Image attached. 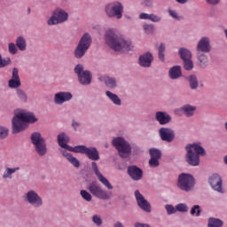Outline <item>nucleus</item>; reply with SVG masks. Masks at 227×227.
Here are the masks:
<instances>
[{
  "label": "nucleus",
  "instance_id": "f03ea898",
  "mask_svg": "<svg viewBox=\"0 0 227 227\" xmlns=\"http://www.w3.org/2000/svg\"><path fill=\"white\" fill-rule=\"evenodd\" d=\"M105 42L110 49L115 52H129L134 49V44L130 39H127L120 35L114 28H109L105 33Z\"/></svg>",
  "mask_w": 227,
  "mask_h": 227
},
{
  "label": "nucleus",
  "instance_id": "09e8293b",
  "mask_svg": "<svg viewBox=\"0 0 227 227\" xmlns=\"http://www.w3.org/2000/svg\"><path fill=\"white\" fill-rule=\"evenodd\" d=\"M8 128L0 127V139H6L8 137Z\"/></svg>",
  "mask_w": 227,
  "mask_h": 227
},
{
  "label": "nucleus",
  "instance_id": "2f4dec72",
  "mask_svg": "<svg viewBox=\"0 0 227 227\" xmlns=\"http://www.w3.org/2000/svg\"><path fill=\"white\" fill-rule=\"evenodd\" d=\"M224 226V222L219 218L209 217L207 219V227H223Z\"/></svg>",
  "mask_w": 227,
  "mask_h": 227
},
{
  "label": "nucleus",
  "instance_id": "b1692460",
  "mask_svg": "<svg viewBox=\"0 0 227 227\" xmlns=\"http://www.w3.org/2000/svg\"><path fill=\"white\" fill-rule=\"evenodd\" d=\"M180 111L186 116V118H192V116L196 114L198 107L191 104H185L180 108Z\"/></svg>",
  "mask_w": 227,
  "mask_h": 227
},
{
  "label": "nucleus",
  "instance_id": "f3484780",
  "mask_svg": "<svg viewBox=\"0 0 227 227\" xmlns=\"http://www.w3.org/2000/svg\"><path fill=\"white\" fill-rule=\"evenodd\" d=\"M212 51V44H210V37L202 36L196 45V52L208 53Z\"/></svg>",
  "mask_w": 227,
  "mask_h": 227
},
{
  "label": "nucleus",
  "instance_id": "5701e85b",
  "mask_svg": "<svg viewBox=\"0 0 227 227\" xmlns=\"http://www.w3.org/2000/svg\"><path fill=\"white\" fill-rule=\"evenodd\" d=\"M17 171H20V167H4L2 173V180H13V175H15Z\"/></svg>",
  "mask_w": 227,
  "mask_h": 227
},
{
  "label": "nucleus",
  "instance_id": "603ef678",
  "mask_svg": "<svg viewBox=\"0 0 227 227\" xmlns=\"http://www.w3.org/2000/svg\"><path fill=\"white\" fill-rule=\"evenodd\" d=\"M138 19L140 20H150V14L146 12H142L139 14Z\"/></svg>",
  "mask_w": 227,
  "mask_h": 227
},
{
  "label": "nucleus",
  "instance_id": "2eb2a0df",
  "mask_svg": "<svg viewBox=\"0 0 227 227\" xmlns=\"http://www.w3.org/2000/svg\"><path fill=\"white\" fill-rule=\"evenodd\" d=\"M74 95L70 91H59L55 93L53 102L56 106H63L66 102H70Z\"/></svg>",
  "mask_w": 227,
  "mask_h": 227
},
{
  "label": "nucleus",
  "instance_id": "393cba45",
  "mask_svg": "<svg viewBox=\"0 0 227 227\" xmlns=\"http://www.w3.org/2000/svg\"><path fill=\"white\" fill-rule=\"evenodd\" d=\"M101 81L109 90H116L118 88V80L111 76H104Z\"/></svg>",
  "mask_w": 227,
  "mask_h": 227
},
{
  "label": "nucleus",
  "instance_id": "de8ad7c7",
  "mask_svg": "<svg viewBox=\"0 0 227 227\" xmlns=\"http://www.w3.org/2000/svg\"><path fill=\"white\" fill-rule=\"evenodd\" d=\"M149 20H151V22H154V23L162 22V17H160V15L155 14V13H150Z\"/></svg>",
  "mask_w": 227,
  "mask_h": 227
},
{
  "label": "nucleus",
  "instance_id": "412c9836",
  "mask_svg": "<svg viewBox=\"0 0 227 227\" xmlns=\"http://www.w3.org/2000/svg\"><path fill=\"white\" fill-rule=\"evenodd\" d=\"M152 63H153V54L150 51L140 55L138 58V65L142 67V68H150Z\"/></svg>",
  "mask_w": 227,
  "mask_h": 227
},
{
  "label": "nucleus",
  "instance_id": "cd10ccee",
  "mask_svg": "<svg viewBox=\"0 0 227 227\" xmlns=\"http://www.w3.org/2000/svg\"><path fill=\"white\" fill-rule=\"evenodd\" d=\"M106 97L109 98L110 101L114 104V106H117L120 107L121 106V98L117 94L113 93L111 90H106L105 92Z\"/></svg>",
  "mask_w": 227,
  "mask_h": 227
},
{
  "label": "nucleus",
  "instance_id": "7ed1b4c3",
  "mask_svg": "<svg viewBox=\"0 0 227 227\" xmlns=\"http://www.w3.org/2000/svg\"><path fill=\"white\" fill-rule=\"evenodd\" d=\"M36 121H38V118L35 114L22 109H16L12 118V132L13 134H19L27 127L26 123H36Z\"/></svg>",
  "mask_w": 227,
  "mask_h": 227
},
{
  "label": "nucleus",
  "instance_id": "8fccbe9b",
  "mask_svg": "<svg viewBox=\"0 0 227 227\" xmlns=\"http://www.w3.org/2000/svg\"><path fill=\"white\" fill-rule=\"evenodd\" d=\"M160 162L158 158H151L149 160V166L150 168H158Z\"/></svg>",
  "mask_w": 227,
  "mask_h": 227
},
{
  "label": "nucleus",
  "instance_id": "a878e982",
  "mask_svg": "<svg viewBox=\"0 0 227 227\" xmlns=\"http://www.w3.org/2000/svg\"><path fill=\"white\" fill-rule=\"evenodd\" d=\"M196 56H197L199 67H200V68H207V67H208L209 65L208 56L207 55V53L197 52Z\"/></svg>",
  "mask_w": 227,
  "mask_h": 227
},
{
  "label": "nucleus",
  "instance_id": "f8f14e48",
  "mask_svg": "<svg viewBox=\"0 0 227 227\" xmlns=\"http://www.w3.org/2000/svg\"><path fill=\"white\" fill-rule=\"evenodd\" d=\"M26 203L34 208H42L43 207V198L35 190L27 191L24 195Z\"/></svg>",
  "mask_w": 227,
  "mask_h": 227
},
{
  "label": "nucleus",
  "instance_id": "e433bc0d",
  "mask_svg": "<svg viewBox=\"0 0 227 227\" xmlns=\"http://www.w3.org/2000/svg\"><path fill=\"white\" fill-rule=\"evenodd\" d=\"M80 196L82 198V200H84V201H87L88 203H90V201L93 200V196L91 195V192H89L86 190H81Z\"/></svg>",
  "mask_w": 227,
  "mask_h": 227
},
{
  "label": "nucleus",
  "instance_id": "37998d69",
  "mask_svg": "<svg viewBox=\"0 0 227 227\" xmlns=\"http://www.w3.org/2000/svg\"><path fill=\"white\" fill-rule=\"evenodd\" d=\"M9 65H12V59L10 58L3 59V55L0 53V68H5Z\"/></svg>",
  "mask_w": 227,
  "mask_h": 227
},
{
  "label": "nucleus",
  "instance_id": "72a5a7b5",
  "mask_svg": "<svg viewBox=\"0 0 227 227\" xmlns=\"http://www.w3.org/2000/svg\"><path fill=\"white\" fill-rule=\"evenodd\" d=\"M158 58L160 61H166V43H160L158 47Z\"/></svg>",
  "mask_w": 227,
  "mask_h": 227
},
{
  "label": "nucleus",
  "instance_id": "0eeeda50",
  "mask_svg": "<svg viewBox=\"0 0 227 227\" xmlns=\"http://www.w3.org/2000/svg\"><path fill=\"white\" fill-rule=\"evenodd\" d=\"M30 141L35 148V153L39 157H45L49 149L47 148V142L40 131H35L30 135Z\"/></svg>",
  "mask_w": 227,
  "mask_h": 227
},
{
  "label": "nucleus",
  "instance_id": "79ce46f5",
  "mask_svg": "<svg viewBox=\"0 0 227 227\" xmlns=\"http://www.w3.org/2000/svg\"><path fill=\"white\" fill-rule=\"evenodd\" d=\"M8 51H9V54H12V56H15V54H18L19 48L17 47V43L15 44L14 43H9Z\"/></svg>",
  "mask_w": 227,
  "mask_h": 227
},
{
  "label": "nucleus",
  "instance_id": "4c0bfd02",
  "mask_svg": "<svg viewBox=\"0 0 227 227\" xmlns=\"http://www.w3.org/2000/svg\"><path fill=\"white\" fill-rule=\"evenodd\" d=\"M92 223L97 227H100L102 224H104V221L102 220V216H100V215H92Z\"/></svg>",
  "mask_w": 227,
  "mask_h": 227
},
{
  "label": "nucleus",
  "instance_id": "aec40b11",
  "mask_svg": "<svg viewBox=\"0 0 227 227\" xmlns=\"http://www.w3.org/2000/svg\"><path fill=\"white\" fill-rule=\"evenodd\" d=\"M21 82H20V76H19V69L17 67H14L12 69V77L8 82V86L12 89V90H20V86H21Z\"/></svg>",
  "mask_w": 227,
  "mask_h": 227
},
{
  "label": "nucleus",
  "instance_id": "dca6fc26",
  "mask_svg": "<svg viewBox=\"0 0 227 227\" xmlns=\"http://www.w3.org/2000/svg\"><path fill=\"white\" fill-rule=\"evenodd\" d=\"M135 198L141 210L146 212L147 214H150V212H152V205L150 204V202H148V200H146V199H145V196H143V194H141V192H139V191L137 190L135 192Z\"/></svg>",
  "mask_w": 227,
  "mask_h": 227
},
{
  "label": "nucleus",
  "instance_id": "c03bdc74",
  "mask_svg": "<svg viewBox=\"0 0 227 227\" xmlns=\"http://www.w3.org/2000/svg\"><path fill=\"white\" fill-rule=\"evenodd\" d=\"M184 61V70H187L188 72L192 70L194 68V63L192 62V59H189Z\"/></svg>",
  "mask_w": 227,
  "mask_h": 227
},
{
  "label": "nucleus",
  "instance_id": "9d476101",
  "mask_svg": "<svg viewBox=\"0 0 227 227\" xmlns=\"http://www.w3.org/2000/svg\"><path fill=\"white\" fill-rule=\"evenodd\" d=\"M88 191L94 198H98V200L107 201L113 197V192L104 190L97 182L90 183L88 186Z\"/></svg>",
  "mask_w": 227,
  "mask_h": 227
},
{
  "label": "nucleus",
  "instance_id": "864d4df0",
  "mask_svg": "<svg viewBox=\"0 0 227 227\" xmlns=\"http://www.w3.org/2000/svg\"><path fill=\"white\" fill-rule=\"evenodd\" d=\"M210 6H217L221 3V0H206Z\"/></svg>",
  "mask_w": 227,
  "mask_h": 227
},
{
  "label": "nucleus",
  "instance_id": "bb28decb",
  "mask_svg": "<svg viewBox=\"0 0 227 227\" xmlns=\"http://www.w3.org/2000/svg\"><path fill=\"white\" fill-rule=\"evenodd\" d=\"M169 79L176 80L182 77V67L174 66L168 71Z\"/></svg>",
  "mask_w": 227,
  "mask_h": 227
},
{
  "label": "nucleus",
  "instance_id": "13d9d810",
  "mask_svg": "<svg viewBox=\"0 0 227 227\" xmlns=\"http://www.w3.org/2000/svg\"><path fill=\"white\" fill-rule=\"evenodd\" d=\"M146 6L152 7L153 6V2L152 0H145Z\"/></svg>",
  "mask_w": 227,
  "mask_h": 227
},
{
  "label": "nucleus",
  "instance_id": "f704fd0d",
  "mask_svg": "<svg viewBox=\"0 0 227 227\" xmlns=\"http://www.w3.org/2000/svg\"><path fill=\"white\" fill-rule=\"evenodd\" d=\"M190 215L193 217H200L201 215V206L193 205L190 210Z\"/></svg>",
  "mask_w": 227,
  "mask_h": 227
},
{
  "label": "nucleus",
  "instance_id": "6e6d98bb",
  "mask_svg": "<svg viewBox=\"0 0 227 227\" xmlns=\"http://www.w3.org/2000/svg\"><path fill=\"white\" fill-rule=\"evenodd\" d=\"M135 227H148V223H136Z\"/></svg>",
  "mask_w": 227,
  "mask_h": 227
},
{
  "label": "nucleus",
  "instance_id": "a19ab883",
  "mask_svg": "<svg viewBox=\"0 0 227 227\" xmlns=\"http://www.w3.org/2000/svg\"><path fill=\"white\" fill-rule=\"evenodd\" d=\"M176 208L177 212H181L182 214L189 212V206L185 203H179L176 205Z\"/></svg>",
  "mask_w": 227,
  "mask_h": 227
},
{
  "label": "nucleus",
  "instance_id": "f257e3e1",
  "mask_svg": "<svg viewBox=\"0 0 227 227\" xmlns=\"http://www.w3.org/2000/svg\"><path fill=\"white\" fill-rule=\"evenodd\" d=\"M57 141L60 148H65V150H67V152H73V153H81L82 155H86L90 160H92L90 163L91 169L98 180L100 182V184H102V185L108 189V191H113V184L109 183V180H107V178L102 175L100 169H98L97 160H100V153H98L97 147H88L86 145H76L72 147L68 145V143H70V137L65 132H61L58 135Z\"/></svg>",
  "mask_w": 227,
  "mask_h": 227
},
{
  "label": "nucleus",
  "instance_id": "49530a36",
  "mask_svg": "<svg viewBox=\"0 0 227 227\" xmlns=\"http://www.w3.org/2000/svg\"><path fill=\"white\" fill-rule=\"evenodd\" d=\"M165 210L168 214V215H173V214H175L176 211V207H175L173 205L171 204H167L165 206Z\"/></svg>",
  "mask_w": 227,
  "mask_h": 227
},
{
  "label": "nucleus",
  "instance_id": "4468645a",
  "mask_svg": "<svg viewBox=\"0 0 227 227\" xmlns=\"http://www.w3.org/2000/svg\"><path fill=\"white\" fill-rule=\"evenodd\" d=\"M208 184L215 192L224 194V188L223 187V176L217 173H214L208 177Z\"/></svg>",
  "mask_w": 227,
  "mask_h": 227
},
{
  "label": "nucleus",
  "instance_id": "ddd939ff",
  "mask_svg": "<svg viewBox=\"0 0 227 227\" xmlns=\"http://www.w3.org/2000/svg\"><path fill=\"white\" fill-rule=\"evenodd\" d=\"M67 20H68V12L65 10L58 9L47 20V24L48 26H58V24H63V22H67Z\"/></svg>",
  "mask_w": 227,
  "mask_h": 227
},
{
  "label": "nucleus",
  "instance_id": "1a4fd4ad",
  "mask_svg": "<svg viewBox=\"0 0 227 227\" xmlns=\"http://www.w3.org/2000/svg\"><path fill=\"white\" fill-rule=\"evenodd\" d=\"M105 13L109 19H121L123 17V4L120 1H113L105 6Z\"/></svg>",
  "mask_w": 227,
  "mask_h": 227
},
{
  "label": "nucleus",
  "instance_id": "680f3d73",
  "mask_svg": "<svg viewBox=\"0 0 227 227\" xmlns=\"http://www.w3.org/2000/svg\"><path fill=\"white\" fill-rule=\"evenodd\" d=\"M225 130L227 131V121L224 123Z\"/></svg>",
  "mask_w": 227,
  "mask_h": 227
},
{
  "label": "nucleus",
  "instance_id": "a18cd8bd",
  "mask_svg": "<svg viewBox=\"0 0 227 227\" xmlns=\"http://www.w3.org/2000/svg\"><path fill=\"white\" fill-rule=\"evenodd\" d=\"M143 29L147 35H152L155 29V27L153 24L145 23L143 25Z\"/></svg>",
  "mask_w": 227,
  "mask_h": 227
},
{
  "label": "nucleus",
  "instance_id": "39448f33",
  "mask_svg": "<svg viewBox=\"0 0 227 227\" xmlns=\"http://www.w3.org/2000/svg\"><path fill=\"white\" fill-rule=\"evenodd\" d=\"M112 145L117 150L121 159H127L133 155L141 153V148L137 145H130L123 137H117L112 140Z\"/></svg>",
  "mask_w": 227,
  "mask_h": 227
},
{
  "label": "nucleus",
  "instance_id": "3c124183",
  "mask_svg": "<svg viewBox=\"0 0 227 227\" xmlns=\"http://www.w3.org/2000/svg\"><path fill=\"white\" fill-rule=\"evenodd\" d=\"M59 152H60L61 155L63 157H65V159H67V160L72 155V153H68V151L67 149H65V148L59 149Z\"/></svg>",
  "mask_w": 227,
  "mask_h": 227
},
{
  "label": "nucleus",
  "instance_id": "473e14b6",
  "mask_svg": "<svg viewBox=\"0 0 227 227\" xmlns=\"http://www.w3.org/2000/svg\"><path fill=\"white\" fill-rule=\"evenodd\" d=\"M16 97L20 102H22V104H27V93H26L24 90H16Z\"/></svg>",
  "mask_w": 227,
  "mask_h": 227
},
{
  "label": "nucleus",
  "instance_id": "c85d7f7f",
  "mask_svg": "<svg viewBox=\"0 0 227 227\" xmlns=\"http://www.w3.org/2000/svg\"><path fill=\"white\" fill-rule=\"evenodd\" d=\"M16 46L21 52L26 51L27 49V43L26 42V38L22 35H20L16 38Z\"/></svg>",
  "mask_w": 227,
  "mask_h": 227
},
{
  "label": "nucleus",
  "instance_id": "423d86ee",
  "mask_svg": "<svg viewBox=\"0 0 227 227\" xmlns=\"http://www.w3.org/2000/svg\"><path fill=\"white\" fill-rule=\"evenodd\" d=\"M93 43V38L90 33H85L80 38L76 47L74 51V56L76 59H82L86 56V52L90 51L91 43Z\"/></svg>",
  "mask_w": 227,
  "mask_h": 227
},
{
  "label": "nucleus",
  "instance_id": "ea45409f",
  "mask_svg": "<svg viewBox=\"0 0 227 227\" xmlns=\"http://www.w3.org/2000/svg\"><path fill=\"white\" fill-rule=\"evenodd\" d=\"M67 161H68L69 164H72V166L74 168H81V161H79V160L77 158L73 156V154L69 157Z\"/></svg>",
  "mask_w": 227,
  "mask_h": 227
},
{
  "label": "nucleus",
  "instance_id": "58836bf2",
  "mask_svg": "<svg viewBox=\"0 0 227 227\" xmlns=\"http://www.w3.org/2000/svg\"><path fill=\"white\" fill-rule=\"evenodd\" d=\"M168 13L171 19H174V20H182V16H180L176 11L171 8L168 9Z\"/></svg>",
  "mask_w": 227,
  "mask_h": 227
},
{
  "label": "nucleus",
  "instance_id": "5fc2aeb1",
  "mask_svg": "<svg viewBox=\"0 0 227 227\" xmlns=\"http://www.w3.org/2000/svg\"><path fill=\"white\" fill-rule=\"evenodd\" d=\"M71 126L74 129V132H77V130L79 129V127H81V123L78 121H73Z\"/></svg>",
  "mask_w": 227,
  "mask_h": 227
},
{
  "label": "nucleus",
  "instance_id": "4be33fe9",
  "mask_svg": "<svg viewBox=\"0 0 227 227\" xmlns=\"http://www.w3.org/2000/svg\"><path fill=\"white\" fill-rule=\"evenodd\" d=\"M154 118L160 125H168L171 123V115L168 112L158 111L155 113Z\"/></svg>",
  "mask_w": 227,
  "mask_h": 227
},
{
  "label": "nucleus",
  "instance_id": "c9c22d12",
  "mask_svg": "<svg viewBox=\"0 0 227 227\" xmlns=\"http://www.w3.org/2000/svg\"><path fill=\"white\" fill-rule=\"evenodd\" d=\"M149 155H151L153 159H160V157H162V152L157 148H151L149 150Z\"/></svg>",
  "mask_w": 227,
  "mask_h": 227
},
{
  "label": "nucleus",
  "instance_id": "a211bd4d",
  "mask_svg": "<svg viewBox=\"0 0 227 227\" xmlns=\"http://www.w3.org/2000/svg\"><path fill=\"white\" fill-rule=\"evenodd\" d=\"M158 134L161 141H165V143H173L175 141V130L171 128H160Z\"/></svg>",
  "mask_w": 227,
  "mask_h": 227
},
{
  "label": "nucleus",
  "instance_id": "4d7b16f0",
  "mask_svg": "<svg viewBox=\"0 0 227 227\" xmlns=\"http://www.w3.org/2000/svg\"><path fill=\"white\" fill-rule=\"evenodd\" d=\"M114 227H125V225L121 222L117 221L114 223Z\"/></svg>",
  "mask_w": 227,
  "mask_h": 227
},
{
  "label": "nucleus",
  "instance_id": "bf43d9fd",
  "mask_svg": "<svg viewBox=\"0 0 227 227\" xmlns=\"http://www.w3.org/2000/svg\"><path fill=\"white\" fill-rule=\"evenodd\" d=\"M179 4H185L187 3V0H176Z\"/></svg>",
  "mask_w": 227,
  "mask_h": 227
},
{
  "label": "nucleus",
  "instance_id": "6e6552de",
  "mask_svg": "<svg viewBox=\"0 0 227 227\" xmlns=\"http://www.w3.org/2000/svg\"><path fill=\"white\" fill-rule=\"evenodd\" d=\"M177 187L184 192H192L196 185V179L193 175L182 173L177 178Z\"/></svg>",
  "mask_w": 227,
  "mask_h": 227
},
{
  "label": "nucleus",
  "instance_id": "052dcab7",
  "mask_svg": "<svg viewBox=\"0 0 227 227\" xmlns=\"http://www.w3.org/2000/svg\"><path fill=\"white\" fill-rule=\"evenodd\" d=\"M223 162L227 165V155L223 157Z\"/></svg>",
  "mask_w": 227,
  "mask_h": 227
},
{
  "label": "nucleus",
  "instance_id": "c756f323",
  "mask_svg": "<svg viewBox=\"0 0 227 227\" xmlns=\"http://www.w3.org/2000/svg\"><path fill=\"white\" fill-rule=\"evenodd\" d=\"M187 81L189 82L190 89L193 91L200 88V82L198 81V76H196V74L189 75Z\"/></svg>",
  "mask_w": 227,
  "mask_h": 227
},
{
  "label": "nucleus",
  "instance_id": "7c9ffc66",
  "mask_svg": "<svg viewBox=\"0 0 227 227\" xmlns=\"http://www.w3.org/2000/svg\"><path fill=\"white\" fill-rule=\"evenodd\" d=\"M178 54L183 61H185L187 59H192V52L187 48H180L178 51Z\"/></svg>",
  "mask_w": 227,
  "mask_h": 227
},
{
  "label": "nucleus",
  "instance_id": "6ab92c4d",
  "mask_svg": "<svg viewBox=\"0 0 227 227\" xmlns=\"http://www.w3.org/2000/svg\"><path fill=\"white\" fill-rule=\"evenodd\" d=\"M127 173L134 182H139V180H143V169L136 165L129 166Z\"/></svg>",
  "mask_w": 227,
  "mask_h": 227
},
{
  "label": "nucleus",
  "instance_id": "9b49d317",
  "mask_svg": "<svg viewBox=\"0 0 227 227\" xmlns=\"http://www.w3.org/2000/svg\"><path fill=\"white\" fill-rule=\"evenodd\" d=\"M74 74H76L78 77V82L82 86H90L91 84V79L93 75L91 74V72L89 70H84V66L82 64H77L74 67Z\"/></svg>",
  "mask_w": 227,
  "mask_h": 227
},
{
  "label": "nucleus",
  "instance_id": "20e7f679",
  "mask_svg": "<svg viewBox=\"0 0 227 227\" xmlns=\"http://www.w3.org/2000/svg\"><path fill=\"white\" fill-rule=\"evenodd\" d=\"M184 150L186 152L184 160L189 166H200V157H205L207 155V151L203 148L200 142L188 144L185 145Z\"/></svg>",
  "mask_w": 227,
  "mask_h": 227
}]
</instances>
